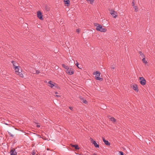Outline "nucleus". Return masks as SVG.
<instances>
[{"instance_id":"obj_1","label":"nucleus","mask_w":155,"mask_h":155,"mask_svg":"<svg viewBox=\"0 0 155 155\" xmlns=\"http://www.w3.org/2000/svg\"><path fill=\"white\" fill-rule=\"evenodd\" d=\"M94 25L96 27V29L97 31L101 32H105L107 31V29L103 28L102 26L99 24L95 23Z\"/></svg>"},{"instance_id":"obj_2","label":"nucleus","mask_w":155,"mask_h":155,"mask_svg":"<svg viewBox=\"0 0 155 155\" xmlns=\"http://www.w3.org/2000/svg\"><path fill=\"white\" fill-rule=\"evenodd\" d=\"M14 69L15 70V72L16 74L19 75L21 77H23V75L21 72V70H20V67L19 66H15L14 67Z\"/></svg>"},{"instance_id":"obj_3","label":"nucleus","mask_w":155,"mask_h":155,"mask_svg":"<svg viewBox=\"0 0 155 155\" xmlns=\"http://www.w3.org/2000/svg\"><path fill=\"white\" fill-rule=\"evenodd\" d=\"M93 74H95V78L97 80L100 81L103 80V79L102 78L100 77L101 73L99 72L98 71L94 72L93 73Z\"/></svg>"},{"instance_id":"obj_4","label":"nucleus","mask_w":155,"mask_h":155,"mask_svg":"<svg viewBox=\"0 0 155 155\" xmlns=\"http://www.w3.org/2000/svg\"><path fill=\"white\" fill-rule=\"evenodd\" d=\"M67 74L69 75H71L73 74L74 73V70L72 68L68 67L65 71Z\"/></svg>"},{"instance_id":"obj_5","label":"nucleus","mask_w":155,"mask_h":155,"mask_svg":"<svg viewBox=\"0 0 155 155\" xmlns=\"http://www.w3.org/2000/svg\"><path fill=\"white\" fill-rule=\"evenodd\" d=\"M140 83L142 85H145L146 84V81L143 77H139Z\"/></svg>"},{"instance_id":"obj_6","label":"nucleus","mask_w":155,"mask_h":155,"mask_svg":"<svg viewBox=\"0 0 155 155\" xmlns=\"http://www.w3.org/2000/svg\"><path fill=\"white\" fill-rule=\"evenodd\" d=\"M48 83L49 84L48 86L51 88H52L54 86H55V87H57L56 84L55 83L51 81H49Z\"/></svg>"},{"instance_id":"obj_7","label":"nucleus","mask_w":155,"mask_h":155,"mask_svg":"<svg viewBox=\"0 0 155 155\" xmlns=\"http://www.w3.org/2000/svg\"><path fill=\"white\" fill-rule=\"evenodd\" d=\"M110 13L114 18H116L117 16V15H116V12L113 10H111L110 12Z\"/></svg>"},{"instance_id":"obj_8","label":"nucleus","mask_w":155,"mask_h":155,"mask_svg":"<svg viewBox=\"0 0 155 155\" xmlns=\"http://www.w3.org/2000/svg\"><path fill=\"white\" fill-rule=\"evenodd\" d=\"M37 17L41 20H43V15L42 14L41 12L40 11H38L37 12Z\"/></svg>"},{"instance_id":"obj_9","label":"nucleus","mask_w":155,"mask_h":155,"mask_svg":"<svg viewBox=\"0 0 155 155\" xmlns=\"http://www.w3.org/2000/svg\"><path fill=\"white\" fill-rule=\"evenodd\" d=\"M10 153L11 155H16L17 154V153L14 148H13L11 150Z\"/></svg>"},{"instance_id":"obj_10","label":"nucleus","mask_w":155,"mask_h":155,"mask_svg":"<svg viewBox=\"0 0 155 155\" xmlns=\"http://www.w3.org/2000/svg\"><path fill=\"white\" fill-rule=\"evenodd\" d=\"M133 89L136 92L138 91V89L137 85L135 84L133 85Z\"/></svg>"},{"instance_id":"obj_11","label":"nucleus","mask_w":155,"mask_h":155,"mask_svg":"<svg viewBox=\"0 0 155 155\" xmlns=\"http://www.w3.org/2000/svg\"><path fill=\"white\" fill-rule=\"evenodd\" d=\"M103 141L104 142V143L107 145H110V143H109L108 141L107 140L105 139L104 138H102Z\"/></svg>"},{"instance_id":"obj_12","label":"nucleus","mask_w":155,"mask_h":155,"mask_svg":"<svg viewBox=\"0 0 155 155\" xmlns=\"http://www.w3.org/2000/svg\"><path fill=\"white\" fill-rule=\"evenodd\" d=\"M80 99H81V101L84 103L85 104H87V102L86 100L84 99L82 97H80Z\"/></svg>"},{"instance_id":"obj_13","label":"nucleus","mask_w":155,"mask_h":155,"mask_svg":"<svg viewBox=\"0 0 155 155\" xmlns=\"http://www.w3.org/2000/svg\"><path fill=\"white\" fill-rule=\"evenodd\" d=\"M93 144H94L95 147L97 148L99 147V145L97 144L96 141H94Z\"/></svg>"},{"instance_id":"obj_14","label":"nucleus","mask_w":155,"mask_h":155,"mask_svg":"<svg viewBox=\"0 0 155 155\" xmlns=\"http://www.w3.org/2000/svg\"><path fill=\"white\" fill-rule=\"evenodd\" d=\"M71 146L72 147H74L76 149H79V148L78 145H72Z\"/></svg>"},{"instance_id":"obj_15","label":"nucleus","mask_w":155,"mask_h":155,"mask_svg":"<svg viewBox=\"0 0 155 155\" xmlns=\"http://www.w3.org/2000/svg\"><path fill=\"white\" fill-rule=\"evenodd\" d=\"M64 2H65V4H68V5L69 4L70 1L69 0H64Z\"/></svg>"},{"instance_id":"obj_16","label":"nucleus","mask_w":155,"mask_h":155,"mask_svg":"<svg viewBox=\"0 0 155 155\" xmlns=\"http://www.w3.org/2000/svg\"><path fill=\"white\" fill-rule=\"evenodd\" d=\"M12 64L13 68L15 66H17L16 65V62L15 61H12Z\"/></svg>"},{"instance_id":"obj_17","label":"nucleus","mask_w":155,"mask_h":155,"mask_svg":"<svg viewBox=\"0 0 155 155\" xmlns=\"http://www.w3.org/2000/svg\"><path fill=\"white\" fill-rule=\"evenodd\" d=\"M139 54H140V56L142 57V58H144L145 57L144 55L140 51L139 52Z\"/></svg>"},{"instance_id":"obj_18","label":"nucleus","mask_w":155,"mask_h":155,"mask_svg":"<svg viewBox=\"0 0 155 155\" xmlns=\"http://www.w3.org/2000/svg\"><path fill=\"white\" fill-rule=\"evenodd\" d=\"M86 1L88 2H89L91 4H93V2H94V0H86Z\"/></svg>"},{"instance_id":"obj_19","label":"nucleus","mask_w":155,"mask_h":155,"mask_svg":"<svg viewBox=\"0 0 155 155\" xmlns=\"http://www.w3.org/2000/svg\"><path fill=\"white\" fill-rule=\"evenodd\" d=\"M110 119L111 121L113 122H115L116 120V119L113 117H110Z\"/></svg>"},{"instance_id":"obj_20","label":"nucleus","mask_w":155,"mask_h":155,"mask_svg":"<svg viewBox=\"0 0 155 155\" xmlns=\"http://www.w3.org/2000/svg\"><path fill=\"white\" fill-rule=\"evenodd\" d=\"M142 60L144 63L146 64L147 63V61L146 60V59L144 57L143 58Z\"/></svg>"},{"instance_id":"obj_21","label":"nucleus","mask_w":155,"mask_h":155,"mask_svg":"<svg viewBox=\"0 0 155 155\" xmlns=\"http://www.w3.org/2000/svg\"><path fill=\"white\" fill-rule=\"evenodd\" d=\"M77 67L79 69L81 68V66H79V64L78 62H77V63L75 64Z\"/></svg>"},{"instance_id":"obj_22","label":"nucleus","mask_w":155,"mask_h":155,"mask_svg":"<svg viewBox=\"0 0 155 155\" xmlns=\"http://www.w3.org/2000/svg\"><path fill=\"white\" fill-rule=\"evenodd\" d=\"M62 66L66 69H66H67L68 68V66H66L64 64H62Z\"/></svg>"},{"instance_id":"obj_23","label":"nucleus","mask_w":155,"mask_h":155,"mask_svg":"<svg viewBox=\"0 0 155 155\" xmlns=\"http://www.w3.org/2000/svg\"><path fill=\"white\" fill-rule=\"evenodd\" d=\"M133 8L135 9V12H137V11H138V8H137V6H134L133 7Z\"/></svg>"},{"instance_id":"obj_24","label":"nucleus","mask_w":155,"mask_h":155,"mask_svg":"<svg viewBox=\"0 0 155 155\" xmlns=\"http://www.w3.org/2000/svg\"><path fill=\"white\" fill-rule=\"evenodd\" d=\"M36 151L35 150H33L32 152V155H35L36 154Z\"/></svg>"},{"instance_id":"obj_25","label":"nucleus","mask_w":155,"mask_h":155,"mask_svg":"<svg viewBox=\"0 0 155 155\" xmlns=\"http://www.w3.org/2000/svg\"><path fill=\"white\" fill-rule=\"evenodd\" d=\"M57 94V92H55V94H54V95L55 96H56V97H60V95H57V94L56 95V94Z\"/></svg>"},{"instance_id":"obj_26","label":"nucleus","mask_w":155,"mask_h":155,"mask_svg":"<svg viewBox=\"0 0 155 155\" xmlns=\"http://www.w3.org/2000/svg\"><path fill=\"white\" fill-rule=\"evenodd\" d=\"M132 6L134 7V6L135 5V3H134V1L133 0L132 2Z\"/></svg>"},{"instance_id":"obj_27","label":"nucleus","mask_w":155,"mask_h":155,"mask_svg":"<svg viewBox=\"0 0 155 155\" xmlns=\"http://www.w3.org/2000/svg\"><path fill=\"white\" fill-rule=\"evenodd\" d=\"M40 73V71L39 70H37L36 71V74H38Z\"/></svg>"},{"instance_id":"obj_28","label":"nucleus","mask_w":155,"mask_h":155,"mask_svg":"<svg viewBox=\"0 0 155 155\" xmlns=\"http://www.w3.org/2000/svg\"><path fill=\"white\" fill-rule=\"evenodd\" d=\"M8 134L9 135H10L11 137H14V135L10 132H8Z\"/></svg>"},{"instance_id":"obj_29","label":"nucleus","mask_w":155,"mask_h":155,"mask_svg":"<svg viewBox=\"0 0 155 155\" xmlns=\"http://www.w3.org/2000/svg\"><path fill=\"white\" fill-rule=\"evenodd\" d=\"M90 139H91V143H93L94 141H94V140L92 138H90Z\"/></svg>"},{"instance_id":"obj_30","label":"nucleus","mask_w":155,"mask_h":155,"mask_svg":"<svg viewBox=\"0 0 155 155\" xmlns=\"http://www.w3.org/2000/svg\"><path fill=\"white\" fill-rule=\"evenodd\" d=\"M76 32L78 33H79L80 32V30L79 29H78L76 30Z\"/></svg>"},{"instance_id":"obj_31","label":"nucleus","mask_w":155,"mask_h":155,"mask_svg":"<svg viewBox=\"0 0 155 155\" xmlns=\"http://www.w3.org/2000/svg\"><path fill=\"white\" fill-rule=\"evenodd\" d=\"M119 153H120V155H124L123 152L122 151H120L119 152Z\"/></svg>"},{"instance_id":"obj_32","label":"nucleus","mask_w":155,"mask_h":155,"mask_svg":"<svg viewBox=\"0 0 155 155\" xmlns=\"http://www.w3.org/2000/svg\"><path fill=\"white\" fill-rule=\"evenodd\" d=\"M69 108L71 110H72L73 109V107H69Z\"/></svg>"},{"instance_id":"obj_33","label":"nucleus","mask_w":155,"mask_h":155,"mask_svg":"<svg viewBox=\"0 0 155 155\" xmlns=\"http://www.w3.org/2000/svg\"><path fill=\"white\" fill-rule=\"evenodd\" d=\"M111 68L113 69H114V67L112 66L111 67Z\"/></svg>"},{"instance_id":"obj_34","label":"nucleus","mask_w":155,"mask_h":155,"mask_svg":"<svg viewBox=\"0 0 155 155\" xmlns=\"http://www.w3.org/2000/svg\"><path fill=\"white\" fill-rule=\"evenodd\" d=\"M37 127H40V126L39 125H37Z\"/></svg>"},{"instance_id":"obj_35","label":"nucleus","mask_w":155,"mask_h":155,"mask_svg":"<svg viewBox=\"0 0 155 155\" xmlns=\"http://www.w3.org/2000/svg\"><path fill=\"white\" fill-rule=\"evenodd\" d=\"M47 150H50V149H49V148H47Z\"/></svg>"}]
</instances>
